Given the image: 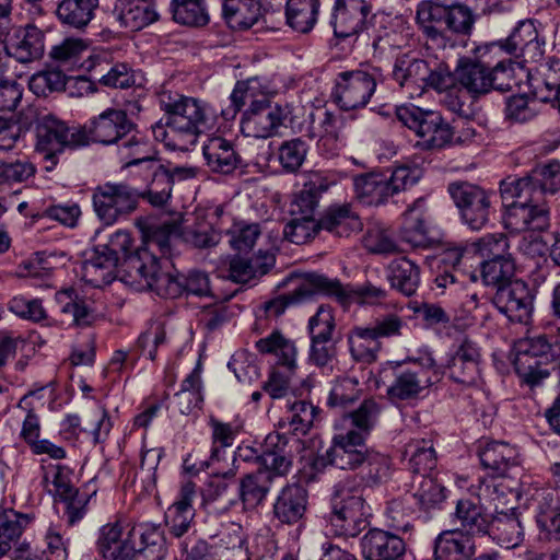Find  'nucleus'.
Listing matches in <instances>:
<instances>
[{"mask_svg": "<svg viewBox=\"0 0 560 560\" xmlns=\"http://www.w3.org/2000/svg\"><path fill=\"white\" fill-rule=\"evenodd\" d=\"M500 194L505 207L546 202L545 195L530 172L522 177L510 176L503 179L500 183Z\"/></svg>", "mask_w": 560, "mask_h": 560, "instance_id": "32", "label": "nucleus"}, {"mask_svg": "<svg viewBox=\"0 0 560 560\" xmlns=\"http://www.w3.org/2000/svg\"><path fill=\"white\" fill-rule=\"evenodd\" d=\"M294 454L285 434L269 433L261 446V464L257 469L265 472L275 482L277 478L287 477L293 467Z\"/></svg>", "mask_w": 560, "mask_h": 560, "instance_id": "18", "label": "nucleus"}, {"mask_svg": "<svg viewBox=\"0 0 560 560\" xmlns=\"http://www.w3.org/2000/svg\"><path fill=\"white\" fill-rule=\"evenodd\" d=\"M365 442L366 440L354 432L336 434L331 446L318 458V463L342 470H354L366 462L370 450Z\"/></svg>", "mask_w": 560, "mask_h": 560, "instance_id": "14", "label": "nucleus"}, {"mask_svg": "<svg viewBox=\"0 0 560 560\" xmlns=\"http://www.w3.org/2000/svg\"><path fill=\"white\" fill-rule=\"evenodd\" d=\"M427 74L428 62L425 60L416 58L410 54H401L396 57L392 78L401 89H406L411 97L422 95Z\"/></svg>", "mask_w": 560, "mask_h": 560, "instance_id": "29", "label": "nucleus"}, {"mask_svg": "<svg viewBox=\"0 0 560 560\" xmlns=\"http://www.w3.org/2000/svg\"><path fill=\"white\" fill-rule=\"evenodd\" d=\"M479 458L482 467L490 471L492 478H480L478 485L472 488L480 500L494 502L504 494L502 485L498 483L495 478L509 477L511 471L520 470L517 451L505 442L492 441L480 448Z\"/></svg>", "mask_w": 560, "mask_h": 560, "instance_id": "7", "label": "nucleus"}, {"mask_svg": "<svg viewBox=\"0 0 560 560\" xmlns=\"http://www.w3.org/2000/svg\"><path fill=\"white\" fill-rule=\"evenodd\" d=\"M289 415L279 421V428L287 429L295 435H305L313 425L316 410L305 400L288 404Z\"/></svg>", "mask_w": 560, "mask_h": 560, "instance_id": "53", "label": "nucleus"}, {"mask_svg": "<svg viewBox=\"0 0 560 560\" xmlns=\"http://www.w3.org/2000/svg\"><path fill=\"white\" fill-rule=\"evenodd\" d=\"M375 77L361 69L338 73L334 100L343 110L365 107L376 90Z\"/></svg>", "mask_w": 560, "mask_h": 560, "instance_id": "10", "label": "nucleus"}, {"mask_svg": "<svg viewBox=\"0 0 560 560\" xmlns=\"http://www.w3.org/2000/svg\"><path fill=\"white\" fill-rule=\"evenodd\" d=\"M334 184L325 175L318 172L311 173L303 188L294 195L289 212L291 215L315 219V211L319 197Z\"/></svg>", "mask_w": 560, "mask_h": 560, "instance_id": "30", "label": "nucleus"}, {"mask_svg": "<svg viewBox=\"0 0 560 560\" xmlns=\"http://www.w3.org/2000/svg\"><path fill=\"white\" fill-rule=\"evenodd\" d=\"M475 551L472 537L459 528L443 530L434 540V560H468Z\"/></svg>", "mask_w": 560, "mask_h": 560, "instance_id": "31", "label": "nucleus"}, {"mask_svg": "<svg viewBox=\"0 0 560 560\" xmlns=\"http://www.w3.org/2000/svg\"><path fill=\"white\" fill-rule=\"evenodd\" d=\"M492 526L494 539L501 547L513 549L523 541V528L514 509L510 513L497 512Z\"/></svg>", "mask_w": 560, "mask_h": 560, "instance_id": "50", "label": "nucleus"}, {"mask_svg": "<svg viewBox=\"0 0 560 560\" xmlns=\"http://www.w3.org/2000/svg\"><path fill=\"white\" fill-rule=\"evenodd\" d=\"M514 65L512 60H502L490 67L477 59H458L455 68L456 83L474 97H480L492 90L509 92L514 85Z\"/></svg>", "mask_w": 560, "mask_h": 560, "instance_id": "5", "label": "nucleus"}, {"mask_svg": "<svg viewBox=\"0 0 560 560\" xmlns=\"http://www.w3.org/2000/svg\"><path fill=\"white\" fill-rule=\"evenodd\" d=\"M423 199L415 201L407 210L401 228V238L412 247H425L428 244L427 226L421 211Z\"/></svg>", "mask_w": 560, "mask_h": 560, "instance_id": "58", "label": "nucleus"}, {"mask_svg": "<svg viewBox=\"0 0 560 560\" xmlns=\"http://www.w3.org/2000/svg\"><path fill=\"white\" fill-rule=\"evenodd\" d=\"M112 15L120 26L132 32L140 31L159 19L153 0H117Z\"/></svg>", "mask_w": 560, "mask_h": 560, "instance_id": "25", "label": "nucleus"}, {"mask_svg": "<svg viewBox=\"0 0 560 560\" xmlns=\"http://www.w3.org/2000/svg\"><path fill=\"white\" fill-rule=\"evenodd\" d=\"M348 343L353 360L364 363L376 361L381 343L369 326L351 329Z\"/></svg>", "mask_w": 560, "mask_h": 560, "instance_id": "49", "label": "nucleus"}, {"mask_svg": "<svg viewBox=\"0 0 560 560\" xmlns=\"http://www.w3.org/2000/svg\"><path fill=\"white\" fill-rule=\"evenodd\" d=\"M255 348L261 354H272L279 366L293 372L298 368V349L293 340L287 338L280 330H273L265 338L255 342Z\"/></svg>", "mask_w": 560, "mask_h": 560, "instance_id": "35", "label": "nucleus"}, {"mask_svg": "<svg viewBox=\"0 0 560 560\" xmlns=\"http://www.w3.org/2000/svg\"><path fill=\"white\" fill-rule=\"evenodd\" d=\"M533 295L523 280H515L500 285L492 296V303L498 311L511 322L526 324L533 312Z\"/></svg>", "mask_w": 560, "mask_h": 560, "instance_id": "15", "label": "nucleus"}, {"mask_svg": "<svg viewBox=\"0 0 560 560\" xmlns=\"http://www.w3.org/2000/svg\"><path fill=\"white\" fill-rule=\"evenodd\" d=\"M275 265V257L269 253L252 258L234 257L230 261L229 278L237 283H247L266 275Z\"/></svg>", "mask_w": 560, "mask_h": 560, "instance_id": "41", "label": "nucleus"}, {"mask_svg": "<svg viewBox=\"0 0 560 560\" xmlns=\"http://www.w3.org/2000/svg\"><path fill=\"white\" fill-rule=\"evenodd\" d=\"M88 50L85 40L77 37H67L60 43L54 45L48 56L58 67L72 70L81 65L82 56Z\"/></svg>", "mask_w": 560, "mask_h": 560, "instance_id": "55", "label": "nucleus"}, {"mask_svg": "<svg viewBox=\"0 0 560 560\" xmlns=\"http://www.w3.org/2000/svg\"><path fill=\"white\" fill-rule=\"evenodd\" d=\"M142 260H131L129 282L135 283V279H142L140 284L148 285L147 290L170 299L178 298L183 293L203 296L211 292L209 278L203 272L190 271L186 277L180 276L170 258L156 259L147 253Z\"/></svg>", "mask_w": 560, "mask_h": 560, "instance_id": "3", "label": "nucleus"}, {"mask_svg": "<svg viewBox=\"0 0 560 560\" xmlns=\"http://www.w3.org/2000/svg\"><path fill=\"white\" fill-rule=\"evenodd\" d=\"M121 148L127 150V154L125 158L128 160L125 163V167H136L137 173L143 175L145 173V167L153 162H162L156 156V151L144 141L142 138H139L137 131L133 132L128 139H126L121 144Z\"/></svg>", "mask_w": 560, "mask_h": 560, "instance_id": "52", "label": "nucleus"}, {"mask_svg": "<svg viewBox=\"0 0 560 560\" xmlns=\"http://www.w3.org/2000/svg\"><path fill=\"white\" fill-rule=\"evenodd\" d=\"M119 267L117 258L104 245H98L84 262V277L94 285L110 283L115 277H119Z\"/></svg>", "mask_w": 560, "mask_h": 560, "instance_id": "39", "label": "nucleus"}, {"mask_svg": "<svg viewBox=\"0 0 560 560\" xmlns=\"http://www.w3.org/2000/svg\"><path fill=\"white\" fill-rule=\"evenodd\" d=\"M272 485L271 477L258 469L241 478L238 491L244 509L253 510L260 505L266 500Z\"/></svg>", "mask_w": 560, "mask_h": 560, "instance_id": "44", "label": "nucleus"}, {"mask_svg": "<svg viewBox=\"0 0 560 560\" xmlns=\"http://www.w3.org/2000/svg\"><path fill=\"white\" fill-rule=\"evenodd\" d=\"M202 153L212 173L232 174L243 163L233 142L221 136L209 137L202 145Z\"/></svg>", "mask_w": 560, "mask_h": 560, "instance_id": "26", "label": "nucleus"}, {"mask_svg": "<svg viewBox=\"0 0 560 560\" xmlns=\"http://www.w3.org/2000/svg\"><path fill=\"white\" fill-rule=\"evenodd\" d=\"M499 47L506 54L521 62H537L545 52V40L540 39L533 21L518 22L512 33L498 43Z\"/></svg>", "mask_w": 560, "mask_h": 560, "instance_id": "17", "label": "nucleus"}, {"mask_svg": "<svg viewBox=\"0 0 560 560\" xmlns=\"http://www.w3.org/2000/svg\"><path fill=\"white\" fill-rule=\"evenodd\" d=\"M353 186L357 198L364 205L378 206L390 197L386 174L370 173L357 176Z\"/></svg>", "mask_w": 560, "mask_h": 560, "instance_id": "46", "label": "nucleus"}, {"mask_svg": "<svg viewBox=\"0 0 560 560\" xmlns=\"http://www.w3.org/2000/svg\"><path fill=\"white\" fill-rule=\"evenodd\" d=\"M455 516L465 534L472 536L488 533L490 522L483 508L470 499L457 501Z\"/></svg>", "mask_w": 560, "mask_h": 560, "instance_id": "51", "label": "nucleus"}, {"mask_svg": "<svg viewBox=\"0 0 560 560\" xmlns=\"http://www.w3.org/2000/svg\"><path fill=\"white\" fill-rule=\"evenodd\" d=\"M448 192L459 209L462 219L472 230L482 229L489 221L490 195L479 186L460 182L452 183Z\"/></svg>", "mask_w": 560, "mask_h": 560, "instance_id": "13", "label": "nucleus"}, {"mask_svg": "<svg viewBox=\"0 0 560 560\" xmlns=\"http://www.w3.org/2000/svg\"><path fill=\"white\" fill-rule=\"evenodd\" d=\"M371 9L365 0H336L330 21L335 35L346 38L361 32Z\"/></svg>", "mask_w": 560, "mask_h": 560, "instance_id": "20", "label": "nucleus"}, {"mask_svg": "<svg viewBox=\"0 0 560 560\" xmlns=\"http://www.w3.org/2000/svg\"><path fill=\"white\" fill-rule=\"evenodd\" d=\"M57 301L60 304V312L71 318L75 327H89L97 319L95 311L78 295L74 289L58 292Z\"/></svg>", "mask_w": 560, "mask_h": 560, "instance_id": "43", "label": "nucleus"}, {"mask_svg": "<svg viewBox=\"0 0 560 560\" xmlns=\"http://www.w3.org/2000/svg\"><path fill=\"white\" fill-rule=\"evenodd\" d=\"M231 105L221 110L225 120L235 118L243 106L248 108L241 120L242 132L253 138H269L283 124L287 112L281 105L272 103L267 88L258 78L238 81L230 96Z\"/></svg>", "mask_w": 560, "mask_h": 560, "instance_id": "2", "label": "nucleus"}, {"mask_svg": "<svg viewBox=\"0 0 560 560\" xmlns=\"http://www.w3.org/2000/svg\"><path fill=\"white\" fill-rule=\"evenodd\" d=\"M369 516L370 506L355 478L339 481L330 495L329 532L337 537L354 538L369 525Z\"/></svg>", "mask_w": 560, "mask_h": 560, "instance_id": "4", "label": "nucleus"}, {"mask_svg": "<svg viewBox=\"0 0 560 560\" xmlns=\"http://www.w3.org/2000/svg\"><path fill=\"white\" fill-rule=\"evenodd\" d=\"M97 7L98 0H60L56 16L63 26L83 31L94 19Z\"/></svg>", "mask_w": 560, "mask_h": 560, "instance_id": "36", "label": "nucleus"}, {"mask_svg": "<svg viewBox=\"0 0 560 560\" xmlns=\"http://www.w3.org/2000/svg\"><path fill=\"white\" fill-rule=\"evenodd\" d=\"M106 250H109L110 254L114 255V258H117L119 267V278L122 282H125L127 285H130L135 288L136 290H147L148 285H142L141 280L142 279H135L137 282L131 283L128 281L129 278V271H130V265L131 260L139 259L141 262L142 256L144 253L149 254L150 256H155L154 253H151L149 249L145 248H137L135 252L131 250L132 248V238L129 232L127 231H117L108 241L107 244L104 245Z\"/></svg>", "mask_w": 560, "mask_h": 560, "instance_id": "28", "label": "nucleus"}, {"mask_svg": "<svg viewBox=\"0 0 560 560\" xmlns=\"http://www.w3.org/2000/svg\"><path fill=\"white\" fill-rule=\"evenodd\" d=\"M308 152L306 141L301 138L287 140L278 148V161L288 173H295L304 163Z\"/></svg>", "mask_w": 560, "mask_h": 560, "instance_id": "63", "label": "nucleus"}, {"mask_svg": "<svg viewBox=\"0 0 560 560\" xmlns=\"http://www.w3.org/2000/svg\"><path fill=\"white\" fill-rule=\"evenodd\" d=\"M479 19L477 11L465 2H446L445 44L450 36L470 37Z\"/></svg>", "mask_w": 560, "mask_h": 560, "instance_id": "38", "label": "nucleus"}, {"mask_svg": "<svg viewBox=\"0 0 560 560\" xmlns=\"http://www.w3.org/2000/svg\"><path fill=\"white\" fill-rule=\"evenodd\" d=\"M61 425L63 432L72 435L81 431L91 433L95 443L104 441L112 429L107 412L97 406L85 411L82 421L77 415H68Z\"/></svg>", "mask_w": 560, "mask_h": 560, "instance_id": "33", "label": "nucleus"}, {"mask_svg": "<svg viewBox=\"0 0 560 560\" xmlns=\"http://www.w3.org/2000/svg\"><path fill=\"white\" fill-rule=\"evenodd\" d=\"M160 103L165 122L153 127V136L171 150L188 151L197 143L199 135L215 124L217 113L197 98L163 92Z\"/></svg>", "mask_w": 560, "mask_h": 560, "instance_id": "1", "label": "nucleus"}, {"mask_svg": "<svg viewBox=\"0 0 560 560\" xmlns=\"http://www.w3.org/2000/svg\"><path fill=\"white\" fill-rule=\"evenodd\" d=\"M35 174V165L26 159L0 160V186L26 183Z\"/></svg>", "mask_w": 560, "mask_h": 560, "instance_id": "61", "label": "nucleus"}, {"mask_svg": "<svg viewBox=\"0 0 560 560\" xmlns=\"http://www.w3.org/2000/svg\"><path fill=\"white\" fill-rule=\"evenodd\" d=\"M438 372L433 359L425 363L415 362L411 366L398 371L387 387V397L392 402L416 400L436 381Z\"/></svg>", "mask_w": 560, "mask_h": 560, "instance_id": "11", "label": "nucleus"}, {"mask_svg": "<svg viewBox=\"0 0 560 560\" xmlns=\"http://www.w3.org/2000/svg\"><path fill=\"white\" fill-rule=\"evenodd\" d=\"M178 232V224L174 220H167L161 223H149L143 230V240L145 249L153 253L156 248L161 253V257L156 259L168 258L166 255L171 250V238Z\"/></svg>", "mask_w": 560, "mask_h": 560, "instance_id": "54", "label": "nucleus"}, {"mask_svg": "<svg viewBox=\"0 0 560 560\" xmlns=\"http://www.w3.org/2000/svg\"><path fill=\"white\" fill-rule=\"evenodd\" d=\"M86 144H89V137L82 128H70L52 114L38 118L35 151L43 156L46 163L45 171L51 172L56 167L59 155L66 149H75Z\"/></svg>", "mask_w": 560, "mask_h": 560, "instance_id": "6", "label": "nucleus"}, {"mask_svg": "<svg viewBox=\"0 0 560 560\" xmlns=\"http://www.w3.org/2000/svg\"><path fill=\"white\" fill-rule=\"evenodd\" d=\"M92 201L97 218L112 225L137 209L139 194L124 183H105L93 190Z\"/></svg>", "mask_w": 560, "mask_h": 560, "instance_id": "9", "label": "nucleus"}, {"mask_svg": "<svg viewBox=\"0 0 560 560\" xmlns=\"http://www.w3.org/2000/svg\"><path fill=\"white\" fill-rule=\"evenodd\" d=\"M515 264L512 256L502 259L483 260L481 278L486 285L499 289L500 285L515 281Z\"/></svg>", "mask_w": 560, "mask_h": 560, "instance_id": "60", "label": "nucleus"}, {"mask_svg": "<svg viewBox=\"0 0 560 560\" xmlns=\"http://www.w3.org/2000/svg\"><path fill=\"white\" fill-rule=\"evenodd\" d=\"M86 131L89 142L92 140L104 145L122 143L137 130V125L126 110L109 107L90 119L82 127Z\"/></svg>", "mask_w": 560, "mask_h": 560, "instance_id": "12", "label": "nucleus"}, {"mask_svg": "<svg viewBox=\"0 0 560 560\" xmlns=\"http://www.w3.org/2000/svg\"><path fill=\"white\" fill-rule=\"evenodd\" d=\"M67 77L61 70L50 69L37 72L30 79V90L38 96H47L54 92L63 91Z\"/></svg>", "mask_w": 560, "mask_h": 560, "instance_id": "64", "label": "nucleus"}, {"mask_svg": "<svg viewBox=\"0 0 560 560\" xmlns=\"http://www.w3.org/2000/svg\"><path fill=\"white\" fill-rule=\"evenodd\" d=\"M388 280L394 289L411 296L420 283V269L407 257L396 258L388 266Z\"/></svg>", "mask_w": 560, "mask_h": 560, "instance_id": "45", "label": "nucleus"}, {"mask_svg": "<svg viewBox=\"0 0 560 560\" xmlns=\"http://www.w3.org/2000/svg\"><path fill=\"white\" fill-rule=\"evenodd\" d=\"M361 555L365 560H400L406 551L401 537L389 530L372 528L360 540Z\"/></svg>", "mask_w": 560, "mask_h": 560, "instance_id": "21", "label": "nucleus"}, {"mask_svg": "<svg viewBox=\"0 0 560 560\" xmlns=\"http://www.w3.org/2000/svg\"><path fill=\"white\" fill-rule=\"evenodd\" d=\"M307 490L299 483H289L278 493L273 503V516L281 524L299 523L307 508Z\"/></svg>", "mask_w": 560, "mask_h": 560, "instance_id": "27", "label": "nucleus"}, {"mask_svg": "<svg viewBox=\"0 0 560 560\" xmlns=\"http://www.w3.org/2000/svg\"><path fill=\"white\" fill-rule=\"evenodd\" d=\"M446 2L422 0L416 8V25L423 38L439 47L445 46Z\"/></svg>", "mask_w": 560, "mask_h": 560, "instance_id": "24", "label": "nucleus"}, {"mask_svg": "<svg viewBox=\"0 0 560 560\" xmlns=\"http://www.w3.org/2000/svg\"><path fill=\"white\" fill-rule=\"evenodd\" d=\"M318 8L319 0H288L287 24L299 33H308L317 21Z\"/></svg>", "mask_w": 560, "mask_h": 560, "instance_id": "48", "label": "nucleus"}, {"mask_svg": "<svg viewBox=\"0 0 560 560\" xmlns=\"http://www.w3.org/2000/svg\"><path fill=\"white\" fill-rule=\"evenodd\" d=\"M135 536L136 528H132L127 537L122 538V526L118 521L105 524L101 527L96 541L97 552L105 560H135Z\"/></svg>", "mask_w": 560, "mask_h": 560, "instance_id": "23", "label": "nucleus"}, {"mask_svg": "<svg viewBox=\"0 0 560 560\" xmlns=\"http://www.w3.org/2000/svg\"><path fill=\"white\" fill-rule=\"evenodd\" d=\"M7 56L21 63H31L43 57L45 33L34 24L18 28L4 45Z\"/></svg>", "mask_w": 560, "mask_h": 560, "instance_id": "22", "label": "nucleus"}, {"mask_svg": "<svg viewBox=\"0 0 560 560\" xmlns=\"http://www.w3.org/2000/svg\"><path fill=\"white\" fill-rule=\"evenodd\" d=\"M174 399L182 415H189L201 408L203 397L200 362L182 382L180 390L174 395Z\"/></svg>", "mask_w": 560, "mask_h": 560, "instance_id": "47", "label": "nucleus"}, {"mask_svg": "<svg viewBox=\"0 0 560 560\" xmlns=\"http://www.w3.org/2000/svg\"><path fill=\"white\" fill-rule=\"evenodd\" d=\"M313 277H319V273L311 272L302 277L299 285L290 293L278 295L261 306L267 318H278L285 310L293 304H298L314 294H322V289L311 284Z\"/></svg>", "mask_w": 560, "mask_h": 560, "instance_id": "37", "label": "nucleus"}, {"mask_svg": "<svg viewBox=\"0 0 560 560\" xmlns=\"http://www.w3.org/2000/svg\"><path fill=\"white\" fill-rule=\"evenodd\" d=\"M171 8L173 19L178 24L201 27L209 22L205 0H172Z\"/></svg>", "mask_w": 560, "mask_h": 560, "instance_id": "57", "label": "nucleus"}, {"mask_svg": "<svg viewBox=\"0 0 560 560\" xmlns=\"http://www.w3.org/2000/svg\"><path fill=\"white\" fill-rule=\"evenodd\" d=\"M142 176L147 183V189L138 192L139 199H145L154 207L166 205L173 190L168 166L162 162H153L149 167H145V173Z\"/></svg>", "mask_w": 560, "mask_h": 560, "instance_id": "34", "label": "nucleus"}, {"mask_svg": "<svg viewBox=\"0 0 560 560\" xmlns=\"http://www.w3.org/2000/svg\"><path fill=\"white\" fill-rule=\"evenodd\" d=\"M503 223L512 233L546 231L550 225L549 207L547 202L506 205Z\"/></svg>", "mask_w": 560, "mask_h": 560, "instance_id": "19", "label": "nucleus"}, {"mask_svg": "<svg viewBox=\"0 0 560 560\" xmlns=\"http://www.w3.org/2000/svg\"><path fill=\"white\" fill-rule=\"evenodd\" d=\"M396 117L415 131L427 149H442L453 144L454 131L438 112L417 106H400L396 110Z\"/></svg>", "mask_w": 560, "mask_h": 560, "instance_id": "8", "label": "nucleus"}, {"mask_svg": "<svg viewBox=\"0 0 560 560\" xmlns=\"http://www.w3.org/2000/svg\"><path fill=\"white\" fill-rule=\"evenodd\" d=\"M311 284L320 288L322 294L335 298L343 307H349L352 303L373 305L386 298L384 289L371 283L360 287L342 285L339 280L323 275L313 277Z\"/></svg>", "mask_w": 560, "mask_h": 560, "instance_id": "16", "label": "nucleus"}, {"mask_svg": "<svg viewBox=\"0 0 560 560\" xmlns=\"http://www.w3.org/2000/svg\"><path fill=\"white\" fill-rule=\"evenodd\" d=\"M405 454L410 456V468L415 476L429 475L436 465V456L431 440H411L405 446Z\"/></svg>", "mask_w": 560, "mask_h": 560, "instance_id": "56", "label": "nucleus"}, {"mask_svg": "<svg viewBox=\"0 0 560 560\" xmlns=\"http://www.w3.org/2000/svg\"><path fill=\"white\" fill-rule=\"evenodd\" d=\"M380 415L378 404L373 399L364 400L358 409L349 415L351 428L348 432L360 434L366 440L374 428Z\"/></svg>", "mask_w": 560, "mask_h": 560, "instance_id": "62", "label": "nucleus"}, {"mask_svg": "<svg viewBox=\"0 0 560 560\" xmlns=\"http://www.w3.org/2000/svg\"><path fill=\"white\" fill-rule=\"evenodd\" d=\"M319 229L337 236L347 237L362 228V222L349 205L331 206L318 220Z\"/></svg>", "mask_w": 560, "mask_h": 560, "instance_id": "40", "label": "nucleus"}, {"mask_svg": "<svg viewBox=\"0 0 560 560\" xmlns=\"http://www.w3.org/2000/svg\"><path fill=\"white\" fill-rule=\"evenodd\" d=\"M27 523V515L11 509L0 511V558L18 541Z\"/></svg>", "mask_w": 560, "mask_h": 560, "instance_id": "59", "label": "nucleus"}, {"mask_svg": "<svg viewBox=\"0 0 560 560\" xmlns=\"http://www.w3.org/2000/svg\"><path fill=\"white\" fill-rule=\"evenodd\" d=\"M222 14L232 30H248L260 16V4L256 0H224Z\"/></svg>", "mask_w": 560, "mask_h": 560, "instance_id": "42", "label": "nucleus"}]
</instances>
